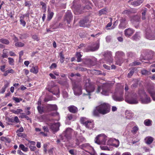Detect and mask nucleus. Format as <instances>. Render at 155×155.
Segmentation results:
<instances>
[{"instance_id":"nucleus-1","label":"nucleus","mask_w":155,"mask_h":155,"mask_svg":"<svg viewBox=\"0 0 155 155\" xmlns=\"http://www.w3.org/2000/svg\"><path fill=\"white\" fill-rule=\"evenodd\" d=\"M110 111L109 105L106 103H103L96 107L93 111V114L94 116H98L99 114H105L109 113Z\"/></svg>"},{"instance_id":"nucleus-2","label":"nucleus","mask_w":155,"mask_h":155,"mask_svg":"<svg viewBox=\"0 0 155 155\" xmlns=\"http://www.w3.org/2000/svg\"><path fill=\"white\" fill-rule=\"evenodd\" d=\"M85 83L84 87L87 94H84V95H89V98L90 99L91 93L94 91L95 88L94 84L91 82L89 79H87L85 81Z\"/></svg>"},{"instance_id":"nucleus-3","label":"nucleus","mask_w":155,"mask_h":155,"mask_svg":"<svg viewBox=\"0 0 155 155\" xmlns=\"http://www.w3.org/2000/svg\"><path fill=\"white\" fill-rule=\"evenodd\" d=\"M126 93L125 95V101L130 104H136L138 103L139 95L136 93H133L130 95V97Z\"/></svg>"},{"instance_id":"nucleus-4","label":"nucleus","mask_w":155,"mask_h":155,"mask_svg":"<svg viewBox=\"0 0 155 155\" xmlns=\"http://www.w3.org/2000/svg\"><path fill=\"white\" fill-rule=\"evenodd\" d=\"M73 131V130L71 128H67L62 134L60 135L61 139L63 142L69 141L71 139Z\"/></svg>"},{"instance_id":"nucleus-5","label":"nucleus","mask_w":155,"mask_h":155,"mask_svg":"<svg viewBox=\"0 0 155 155\" xmlns=\"http://www.w3.org/2000/svg\"><path fill=\"white\" fill-rule=\"evenodd\" d=\"M72 83V89L75 95L78 96L82 94V87L80 82L73 81Z\"/></svg>"},{"instance_id":"nucleus-6","label":"nucleus","mask_w":155,"mask_h":155,"mask_svg":"<svg viewBox=\"0 0 155 155\" xmlns=\"http://www.w3.org/2000/svg\"><path fill=\"white\" fill-rule=\"evenodd\" d=\"M141 99V102L143 104H147L151 101L150 98L148 97L145 92L143 90H139L137 93Z\"/></svg>"},{"instance_id":"nucleus-7","label":"nucleus","mask_w":155,"mask_h":155,"mask_svg":"<svg viewBox=\"0 0 155 155\" xmlns=\"http://www.w3.org/2000/svg\"><path fill=\"white\" fill-rule=\"evenodd\" d=\"M106 136L104 134H100L96 137L94 140V142L95 143L99 145H106Z\"/></svg>"},{"instance_id":"nucleus-8","label":"nucleus","mask_w":155,"mask_h":155,"mask_svg":"<svg viewBox=\"0 0 155 155\" xmlns=\"http://www.w3.org/2000/svg\"><path fill=\"white\" fill-rule=\"evenodd\" d=\"M102 91L101 94L105 96L108 95L109 94L112 93L110 86L108 84H104L102 87Z\"/></svg>"},{"instance_id":"nucleus-9","label":"nucleus","mask_w":155,"mask_h":155,"mask_svg":"<svg viewBox=\"0 0 155 155\" xmlns=\"http://www.w3.org/2000/svg\"><path fill=\"white\" fill-rule=\"evenodd\" d=\"M115 55L117 58L116 61V64L120 66L124 62L123 60L122 59H120V58L124 56V54L123 52L119 51L116 52Z\"/></svg>"},{"instance_id":"nucleus-10","label":"nucleus","mask_w":155,"mask_h":155,"mask_svg":"<svg viewBox=\"0 0 155 155\" xmlns=\"http://www.w3.org/2000/svg\"><path fill=\"white\" fill-rule=\"evenodd\" d=\"M112 97L113 99L116 101H121L124 100V93L123 92L115 93Z\"/></svg>"},{"instance_id":"nucleus-11","label":"nucleus","mask_w":155,"mask_h":155,"mask_svg":"<svg viewBox=\"0 0 155 155\" xmlns=\"http://www.w3.org/2000/svg\"><path fill=\"white\" fill-rule=\"evenodd\" d=\"M99 46V43H96L93 45L88 46L84 50V51L86 52L89 51H94L97 50Z\"/></svg>"},{"instance_id":"nucleus-12","label":"nucleus","mask_w":155,"mask_h":155,"mask_svg":"<svg viewBox=\"0 0 155 155\" xmlns=\"http://www.w3.org/2000/svg\"><path fill=\"white\" fill-rule=\"evenodd\" d=\"M104 59L109 64L112 63L113 59L112 57L111 52L110 51H106L104 54Z\"/></svg>"},{"instance_id":"nucleus-13","label":"nucleus","mask_w":155,"mask_h":155,"mask_svg":"<svg viewBox=\"0 0 155 155\" xmlns=\"http://www.w3.org/2000/svg\"><path fill=\"white\" fill-rule=\"evenodd\" d=\"M74 135L76 137L75 144L77 145H79L80 143L85 141V139L83 137L81 134H80L79 136L78 135V133L77 132L74 131Z\"/></svg>"},{"instance_id":"nucleus-14","label":"nucleus","mask_w":155,"mask_h":155,"mask_svg":"<svg viewBox=\"0 0 155 155\" xmlns=\"http://www.w3.org/2000/svg\"><path fill=\"white\" fill-rule=\"evenodd\" d=\"M83 118L81 119V123L85 125L86 127L89 129H91L94 127V122L91 120H87L84 121L82 120Z\"/></svg>"},{"instance_id":"nucleus-15","label":"nucleus","mask_w":155,"mask_h":155,"mask_svg":"<svg viewBox=\"0 0 155 155\" xmlns=\"http://www.w3.org/2000/svg\"><path fill=\"white\" fill-rule=\"evenodd\" d=\"M146 37L150 40L155 39V31L153 32L151 30H147L146 33Z\"/></svg>"},{"instance_id":"nucleus-16","label":"nucleus","mask_w":155,"mask_h":155,"mask_svg":"<svg viewBox=\"0 0 155 155\" xmlns=\"http://www.w3.org/2000/svg\"><path fill=\"white\" fill-rule=\"evenodd\" d=\"M148 91L153 100L155 101V85H151L148 88Z\"/></svg>"},{"instance_id":"nucleus-17","label":"nucleus","mask_w":155,"mask_h":155,"mask_svg":"<svg viewBox=\"0 0 155 155\" xmlns=\"http://www.w3.org/2000/svg\"><path fill=\"white\" fill-rule=\"evenodd\" d=\"M60 126V123H54L51 124L50 125V129L54 132H56L59 130V127Z\"/></svg>"},{"instance_id":"nucleus-18","label":"nucleus","mask_w":155,"mask_h":155,"mask_svg":"<svg viewBox=\"0 0 155 155\" xmlns=\"http://www.w3.org/2000/svg\"><path fill=\"white\" fill-rule=\"evenodd\" d=\"M72 19V15L70 11H68L66 14L65 20L68 24H69Z\"/></svg>"},{"instance_id":"nucleus-19","label":"nucleus","mask_w":155,"mask_h":155,"mask_svg":"<svg viewBox=\"0 0 155 155\" xmlns=\"http://www.w3.org/2000/svg\"><path fill=\"white\" fill-rule=\"evenodd\" d=\"M134 32V30L132 28H128L124 31V34L126 36L129 37Z\"/></svg>"},{"instance_id":"nucleus-20","label":"nucleus","mask_w":155,"mask_h":155,"mask_svg":"<svg viewBox=\"0 0 155 155\" xmlns=\"http://www.w3.org/2000/svg\"><path fill=\"white\" fill-rule=\"evenodd\" d=\"M126 117L128 119L132 118L134 116L133 113L130 110H127L125 112Z\"/></svg>"},{"instance_id":"nucleus-21","label":"nucleus","mask_w":155,"mask_h":155,"mask_svg":"<svg viewBox=\"0 0 155 155\" xmlns=\"http://www.w3.org/2000/svg\"><path fill=\"white\" fill-rule=\"evenodd\" d=\"M68 109L69 111L73 113H75L78 111V109L74 105H71L68 107Z\"/></svg>"},{"instance_id":"nucleus-22","label":"nucleus","mask_w":155,"mask_h":155,"mask_svg":"<svg viewBox=\"0 0 155 155\" xmlns=\"http://www.w3.org/2000/svg\"><path fill=\"white\" fill-rule=\"evenodd\" d=\"M47 108L48 111L56 110L58 109L57 105L55 104H49L47 106Z\"/></svg>"},{"instance_id":"nucleus-23","label":"nucleus","mask_w":155,"mask_h":155,"mask_svg":"<svg viewBox=\"0 0 155 155\" xmlns=\"http://www.w3.org/2000/svg\"><path fill=\"white\" fill-rule=\"evenodd\" d=\"M47 89L49 92L52 93L54 95H56L58 97H59L60 91L59 89L58 88L57 89V91H52L51 88H50L49 87Z\"/></svg>"},{"instance_id":"nucleus-24","label":"nucleus","mask_w":155,"mask_h":155,"mask_svg":"<svg viewBox=\"0 0 155 155\" xmlns=\"http://www.w3.org/2000/svg\"><path fill=\"white\" fill-rule=\"evenodd\" d=\"M88 20L87 19L81 20L79 22L80 25L82 27H87L88 25Z\"/></svg>"},{"instance_id":"nucleus-25","label":"nucleus","mask_w":155,"mask_h":155,"mask_svg":"<svg viewBox=\"0 0 155 155\" xmlns=\"http://www.w3.org/2000/svg\"><path fill=\"white\" fill-rule=\"evenodd\" d=\"M85 7H81V5L78 6L76 7L75 11V14H81L82 13V10L85 8Z\"/></svg>"},{"instance_id":"nucleus-26","label":"nucleus","mask_w":155,"mask_h":155,"mask_svg":"<svg viewBox=\"0 0 155 155\" xmlns=\"http://www.w3.org/2000/svg\"><path fill=\"white\" fill-rule=\"evenodd\" d=\"M147 11V9L144 8L141 10V18L143 20H145L146 19V13Z\"/></svg>"},{"instance_id":"nucleus-27","label":"nucleus","mask_w":155,"mask_h":155,"mask_svg":"<svg viewBox=\"0 0 155 155\" xmlns=\"http://www.w3.org/2000/svg\"><path fill=\"white\" fill-rule=\"evenodd\" d=\"M145 143L147 144H151L153 140V137L148 136L146 137L145 139Z\"/></svg>"},{"instance_id":"nucleus-28","label":"nucleus","mask_w":155,"mask_h":155,"mask_svg":"<svg viewBox=\"0 0 155 155\" xmlns=\"http://www.w3.org/2000/svg\"><path fill=\"white\" fill-rule=\"evenodd\" d=\"M30 71L31 72L34 74H37L38 71V66H33L30 69Z\"/></svg>"},{"instance_id":"nucleus-29","label":"nucleus","mask_w":155,"mask_h":155,"mask_svg":"<svg viewBox=\"0 0 155 155\" xmlns=\"http://www.w3.org/2000/svg\"><path fill=\"white\" fill-rule=\"evenodd\" d=\"M140 38L139 32H137L132 37V39L135 41L139 40Z\"/></svg>"},{"instance_id":"nucleus-30","label":"nucleus","mask_w":155,"mask_h":155,"mask_svg":"<svg viewBox=\"0 0 155 155\" xmlns=\"http://www.w3.org/2000/svg\"><path fill=\"white\" fill-rule=\"evenodd\" d=\"M85 63L89 65L92 66L93 65V61L89 58H86L85 59Z\"/></svg>"},{"instance_id":"nucleus-31","label":"nucleus","mask_w":155,"mask_h":155,"mask_svg":"<svg viewBox=\"0 0 155 155\" xmlns=\"http://www.w3.org/2000/svg\"><path fill=\"white\" fill-rule=\"evenodd\" d=\"M143 1V0H138L133 2L132 4L135 6H137L141 4Z\"/></svg>"},{"instance_id":"nucleus-32","label":"nucleus","mask_w":155,"mask_h":155,"mask_svg":"<svg viewBox=\"0 0 155 155\" xmlns=\"http://www.w3.org/2000/svg\"><path fill=\"white\" fill-rule=\"evenodd\" d=\"M0 42L6 45H8L9 43V41L6 38H2L0 39Z\"/></svg>"},{"instance_id":"nucleus-33","label":"nucleus","mask_w":155,"mask_h":155,"mask_svg":"<svg viewBox=\"0 0 155 155\" xmlns=\"http://www.w3.org/2000/svg\"><path fill=\"white\" fill-rule=\"evenodd\" d=\"M152 121L150 119H146L144 122V124L147 126H150L152 125Z\"/></svg>"},{"instance_id":"nucleus-34","label":"nucleus","mask_w":155,"mask_h":155,"mask_svg":"<svg viewBox=\"0 0 155 155\" xmlns=\"http://www.w3.org/2000/svg\"><path fill=\"white\" fill-rule=\"evenodd\" d=\"M76 56L77 58V61L78 62L81 61V57L82 56L81 54V52H77L76 53Z\"/></svg>"},{"instance_id":"nucleus-35","label":"nucleus","mask_w":155,"mask_h":155,"mask_svg":"<svg viewBox=\"0 0 155 155\" xmlns=\"http://www.w3.org/2000/svg\"><path fill=\"white\" fill-rule=\"evenodd\" d=\"M14 72V71L12 69L8 70L5 71L4 74V75L5 76H7L9 73H13Z\"/></svg>"},{"instance_id":"nucleus-36","label":"nucleus","mask_w":155,"mask_h":155,"mask_svg":"<svg viewBox=\"0 0 155 155\" xmlns=\"http://www.w3.org/2000/svg\"><path fill=\"white\" fill-rule=\"evenodd\" d=\"M19 147L23 151L27 152L28 151V148L22 144H21L19 146Z\"/></svg>"},{"instance_id":"nucleus-37","label":"nucleus","mask_w":155,"mask_h":155,"mask_svg":"<svg viewBox=\"0 0 155 155\" xmlns=\"http://www.w3.org/2000/svg\"><path fill=\"white\" fill-rule=\"evenodd\" d=\"M32 4L31 2V1H28L26 0H25V5L27 7L29 8V9L30 8V6H31Z\"/></svg>"},{"instance_id":"nucleus-38","label":"nucleus","mask_w":155,"mask_h":155,"mask_svg":"<svg viewBox=\"0 0 155 155\" xmlns=\"http://www.w3.org/2000/svg\"><path fill=\"white\" fill-rule=\"evenodd\" d=\"M25 44L21 42H18L15 44V46L16 47H22L24 46Z\"/></svg>"},{"instance_id":"nucleus-39","label":"nucleus","mask_w":155,"mask_h":155,"mask_svg":"<svg viewBox=\"0 0 155 155\" xmlns=\"http://www.w3.org/2000/svg\"><path fill=\"white\" fill-rule=\"evenodd\" d=\"M23 111L22 110L20 109H17L16 110H12V112L15 114H19L21 113V112H22Z\"/></svg>"},{"instance_id":"nucleus-40","label":"nucleus","mask_w":155,"mask_h":155,"mask_svg":"<svg viewBox=\"0 0 155 155\" xmlns=\"http://www.w3.org/2000/svg\"><path fill=\"white\" fill-rule=\"evenodd\" d=\"M147 52L148 54L150 55V57L149 58V59H151L153 57L155 54V53L153 51L151 50H147Z\"/></svg>"},{"instance_id":"nucleus-41","label":"nucleus","mask_w":155,"mask_h":155,"mask_svg":"<svg viewBox=\"0 0 155 155\" xmlns=\"http://www.w3.org/2000/svg\"><path fill=\"white\" fill-rule=\"evenodd\" d=\"M141 73L142 74L144 75H149L150 73L149 71L145 69L142 70L141 71Z\"/></svg>"},{"instance_id":"nucleus-42","label":"nucleus","mask_w":155,"mask_h":155,"mask_svg":"<svg viewBox=\"0 0 155 155\" xmlns=\"http://www.w3.org/2000/svg\"><path fill=\"white\" fill-rule=\"evenodd\" d=\"M127 24V23L120 22V23L119 25V28L124 29L126 27Z\"/></svg>"},{"instance_id":"nucleus-43","label":"nucleus","mask_w":155,"mask_h":155,"mask_svg":"<svg viewBox=\"0 0 155 155\" xmlns=\"http://www.w3.org/2000/svg\"><path fill=\"white\" fill-rule=\"evenodd\" d=\"M54 15V13L53 12H49L48 15L47 20L50 21Z\"/></svg>"},{"instance_id":"nucleus-44","label":"nucleus","mask_w":155,"mask_h":155,"mask_svg":"<svg viewBox=\"0 0 155 155\" xmlns=\"http://www.w3.org/2000/svg\"><path fill=\"white\" fill-rule=\"evenodd\" d=\"M134 69L135 68H133L130 71L127 75L128 77L129 78L131 77L134 73Z\"/></svg>"},{"instance_id":"nucleus-45","label":"nucleus","mask_w":155,"mask_h":155,"mask_svg":"<svg viewBox=\"0 0 155 155\" xmlns=\"http://www.w3.org/2000/svg\"><path fill=\"white\" fill-rule=\"evenodd\" d=\"M17 135L18 137H21L23 138H25L27 137L26 134L21 133L17 134Z\"/></svg>"},{"instance_id":"nucleus-46","label":"nucleus","mask_w":155,"mask_h":155,"mask_svg":"<svg viewBox=\"0 0 155 155\" xmlns=\"http://www.w3.org/2000/svg\"><path fill=\"white\" fill-rule=\"evenodd\" d=\"M107 11L106 8H104L101 10L99 12V14L101 15L102 14H105L107 13Z\"/></svg>"},{"instance_id":"nucleus-47","label":"nucleus","mask_w":155,"mask_h":155,"mask_svg":"<svg viewBox=\"0 0 155 155\" xmlns=\"http://www.w3.org/2000/svg\"><path fill=\"white\" fill-rule=\"evenodd\" d=\"M37 109L39 113L40 114H42L44 112V110L42 107H41L40 106H38L37 107Z\"/></svg>"},{"instance_id":"nucleus-48","label":"nucleus","mask_w":155,"mask_h":155,"mask_svg":"<svg viewBox=\"0 0 155 155\" xmlns=\"http://www.w3.org/2000/svg\"><path fill=\"white\" fill-rule=\"evenodd\" d=\"M141 64L140 62L138 61H134L130 64V65L131 66H135L140 65Z\"/></svg>"},{"instance_id":"nucleus-49","label":"nucleus","mask_w":155,"mask_h":155,"mask_svg":"<svg viewBox=\"0 0 155 155\" xmlns=\"http://www.w3.org/2000/svg\"><path fill=\"white\" fill-rule=\"evenodd\" d=\"M8 62L9 64L11 65H13L14 64V59L11 58H8Z\"/></svg>"},{"instance_id":"nucleus-50","label":"nucleus","mask_w":155,"mask_h":155,"mask_svg":"<svg viewBox=\"0 0 155 155\" xmlns=\"http://www.w3.org/2000/svg\"><path fill=\"white\" fill-rule=\"evenodd\" d=\"M32 38L35 41H39V38L36 35H34L32 36Z\"/></svg>"},{"instance_id":"nucleus-51","label":"nucleus","mask_w":155,"mask_h":155,"mask_svg":"<svg viewBox=\"0 0 155 155\" xmlns=\"http://www.w3.org/2000/svg\"><path fill=\"white\" fill-rule=\"evenodd\" d=\"M131 11L129 10H125L123 12L122 14H127V15H129L130 14V13H131Z\"/></svg>"},{"instance_id":"nucleus-52","label":"nucleus","mask_w":155,"mask_h":155,"mask_svg":"<svg viewBox=\"0 0 155 155\" xmlns=\"http://www.w3.org/2000/svg\"><path fill=\"white\" fill-rule=\"evenodd\" d=\"M94 73L95 74L97 75H101L102 74V71H101L94 70Z\"/></svg>"},{"instance_id":"nucleus-53","label":"nucleus","mask_w":155,"mask_h":155,"mask_svg":"<svg viewBox=\"0 0 155 155\" xmlns=\"http://www.w3.org/2000/svg\"><path fill=\"white\" fill-rule=\"evenodd\" d=\"M138 130V128L137 127L134 126L133 128L132 132L133 133L135 134L136 133Z\"/></svg>"},{"instance_id":"nucleus-54","label":"nucleus","mask_w":155,"mask_h":155,"mask_svg":"<svg viewBox=\"0 0 155 155\" xmlns=\"http://www.w3.org/2000/svg\"><path fill=\"white\" fill-rule=\"evenodd\" d=\"M29 147L31 151H34L36 149V147L35 146H32L31 145H29Z\"/></svg>"},{"instance_id":"nucleus-55","label":"nucleus","mask_w":155,"mask_h":155,"mask_svg":"<svg viewBox=\"0 0 155 155\" xmlns=\"http://www.w3.org/2000/svg\"><path fill=\"white\" fill-rule=\"evenodd\" d=\"M20 99L18 97H14L13 98V99L14 101H15L16 103H19L21 101V99Z\"/></svg>"},{"instance_id":"nucleus-56","label":"nucleus","mask_w":155,"mask_h":155,"mask_svg":"<svg viewBox=\"0 0 155 155\" xmlns=\"http://www.w3.org/2000/svg\"><path fill=\"white\" fill-rule=\"evenodd\" d=\"M111 37L110 35L107 36L106 37V40L107 42H110L111 40Z\"/></svg>"},{"instance_id":"nucleus-57","label":"nucleus","mask_w":155,"mask_h":155,"mask_svg":"<svg viewBox=\"0 0 155 155\" xmlns=\"http://www.w3.org/2000/svg\"><path fill=\"white\" fill-rule=\"evenodd\" d=\"M24 129L22 127H21L18 130L16 131V133L17 134L18 133H20L21 132H23L24 131Z\"/></svg>"},{"instance_id":"nucleus-58","label":"nucleus","mask_w":155,"mask_h":155,"mask_svg":"<svg viewBox=\"0 0 155 155\" xmlns=\"http://www.w3.org/2000/svg\"><path fill=\"white\" fill-rule=\"evenodd\" d=\"M100 147L101 149L103 150H110L108 147L107 146H101Z\"/></svg>"},{"instance_id":"nucleus-59","label":"nucleus","mask_w":155,"mask_h":155,"mask_svg":"<svg viewBox=\"0 0 155 155\" xmlns=\"http://www.w3.org/2000/svg\"><path fill=\"white\" fill-rule=\"evenodd\" d=\"M20 24L22 25L23 27H25L26 25V22L23 20L20 19Z\"/></svg>"},{"instance_id":"nucleus-60","label":"nucleus","mask_w":155,"mask_h":155,"mask_svg":"<svg viewBox=\"0 0 155 155\" xmlns=\"http://www.w3.org/2000/svg\"><path fill=\"white\" fill-rule=\"evenodd\" d=\"M5 83L4 85V87L6 89V88L9 86L10 82L6 81H5Z\"/></svg>"},{"instance_id":"nucleus-61","label":"nucleus","mask_w":155,"mask_h":155,"mask_svg":"<svg viewBox=\"0 0 155 155\" xmlns=\"http://www.w3.org/2000/svg\"><path fill=\"white\" fill-rule=\"evenodd\" d=\"M5 65H4L2 66H0V69L1 71L2 72L5 71Z\"/></svg>"},{"instance_id":"nucleus-62","label":"nucleus","mask_w":155,"mask_h":155,"mask_svg":"<svg viewBox=\"0 0 155 155\" xmlns=\"http://www.w3.org/2000/svg\"><path fill=\"white\" fill-rule=\"evenodd\" d=\"M22 115L20 116V117L21 118H28V117L25 115V114L24 113H21Z\"/></svg>"},{"instance_id":"nucleus-63","label":"nucleus","mask_w":155,"mask_h":155,"mask_svg":"<svg viewBox=\"0 0 155 155\" xmlns=\"http://www.w3.org/2000/svg\"><path fill=\"white\" fill-rule=\"evenodd\" d=\"M63 96L64 98H66L68 96V94L66 91H64L63 93Z\"/></svg>"},{"instance_id":"nucleus-64","label":"nucleus","mask_w":155,"mask_h":155,"mask_svg":"<svg viewBox=\"0 0 155 155\" xmlns=\"http://www.w3.org/2000/svg\"><path fill=\"white\" fill-rule=\"evenodd\" d=\"M73 115L71 114H69L67 115V118L69 120H71L73 119Z\"/></svg>"}]
</instances>
